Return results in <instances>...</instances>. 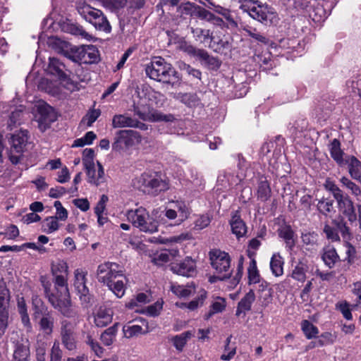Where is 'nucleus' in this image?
Returning a JSON list of instances; mask_svg holds the SVG:
<instances>
[{
	"label": "nucleus",
	"mask_w": 361,
	"mask_h": 361,
	"mask_svg": "<svg viewBox=\"0 0 361 361\" xmlns=\"http://www.w3.org/2000/svg\"><path fill=\"white\" fill-rule=\"evenodd\" d=\"M209 255L211 265L218 274L217 278L221 281L229 279L232 274L229 255L224 251L214 249L209 252Z\"/></svg>",
	"instance_id": "39448f33"
},
{
	"label": "nucleus",
	"mask_w": 361,
	"mask_h": 361,
	"mask_svg": "<svg viewBox=\"0 0 361 361\" xmlns=\"http://www.w3.org/2000/svg\"><path fill=\"white\" fill-rule=\"evenodd\" d=\"M334 202L329 197H322L317 200L316 204L317 211L325 216H331L335 212V208L334 207Z\"/></svg>",
	"instance_id": "b1692460"
},
{
	"label": "nucleus",
	"mask_w": 361,
	"mask_h": 361,
	"mask_svg": "<svg viewBox=\"0 0 361 361\" xmlns=\"http://www.w3.org/2000/svg\"><path fill=\"white\" fill-rule=\"evenodd\" d=\"M326 188L332 193L336 200H338V199L345 195L342 190L333 182L327 183Z\"/></svg>",
	"instance_id": "69168bd1"
},
{
	"label": "nucleus",
	"mask_w": 361,
	"mask_h": 361,
	"mask_svg": "<svg viewBox=\"0 0 361 361\" xmlns=\"http://www.w3.org/2000/svg\"><path fill=\"white\" fill-rule=\"evenodd\" d=\"M39 121L44 124H50L56 121V116L54 109L46 103H39L37 105Z\"/></svg>",
	"instance_id": "6ab92c4d"
},
{
	"label": "nucleus",
	"mask_w": 361,
	"mask_h": 361,
	"mask_svg": "<svg viewBox=\"0 0 361 361\" xmlns=\"http://www.w3.org/2000/svg\"><path fill=\"white\" fill-rule=\"evenodd\" d=\"M113 312L109 308L100 307L94 315V324L98 327H104L112 321Z\"/></svg>",
	"instance_id": "5701e85b"
},
{
	"label": "nucleus",
	"mask_w": 361,
	"mask_h": 361,
	"mask_svg": "<svg viewBox=\"0 0 361 361\" xmlns=\"http://www.w3.org/2000/svg\"><path fill=\"white\" fill-rule=\"evenodd\" d=\"M345 161L351 178L361 183V161L353 156H347Z\"/></svg>",
	"instance_id": "412c9836"
},
{
	"label": "nucleus",
	"mask_w": 361,
	"mask_h": 361,
	"mask_svg": "<svg viewBox=\"0 0 361 361\" xmlns=\"http://www.w3.org/2000/svg\"><path fill=\"white\" fill-rule=\"evenodd\" d=\"M331 157L339 165H345L346 157L343 158V152L341 149V143L337 139H334L329 146Z\"/></svg>",
	"instance_id": "a878e982"
},
{
	"label": "nucleus",
	"mask_w": 361,
	"mask_h": 361,
	"mask_svg": "<svg viewBox=\"0 0 361 361\" xmlns=\"http://www.w3.org/2000/svg\"><path fill=\"white\" fill-rule=\"evenodd\" d=\"M336 307V309L342 313L345 319L347 320H351L353 319L350 305L346 301L337 303Z\"/></svg>",
	"instance_id": "052dcab7"
},
{
	"label": "nucleus",
	"mask_w": 361,
	"mask_h": 361,
	"mask_svg": "<svg viewBox=\"0 0 361 361\" xmlns=\"http://www.w3.org/2000/svg\"><path fill=\"white\" fill-rule=\"evenodd\" d=\"M193 37L196 41L200 43H205L209 39L212 40L213 36L209 30L202 29L200 27L191 28Z\"/></svg>",
	"instance_id": "79ce46f5"
},
{
	"label": "nucleus",
	"mask_w": 361,
	"mask_h": 361,
	"mask_svg": "<svg viewBox=\"0 0 361 361\" xmlns=\"http://www.w3.org/2000/svg\"><path fill=\"white\" fill-rule=\"evenodd\" d=\"M118 324H114L102 334L100 339L104 345L109 346L114 343L118 331Z\"/></svg>",
	"instance_id": "e433bc0d"
},
{
	"label": "nucleus",
	"mask_w": 361,
	"mask_h": 361,
	"mask_svg": "<svg viewBox=\"0 0 361 361\" xmlns=\"http://www.w3.org/2000/svg\"><path fill=\"white\" fill-rule=\"evenodd\" d=\"M302 330L308 339L315 337L319 333L317 327L307 320L302 322Z\"/></svg>",
	"instance_id": "603ef678"
},
{
	"label": "nucleus",
	"mask_w": 361,
	"mask_h": 361,
	"mask_svg": "<svg viewBox=\"0 0 361 361\" xmlns=\"http://www.w3.org/2000/svg\"><path fill=\"white\" fill-rule=\"evenodd\" d=\"M87 62L85 63H92L98 59V51L94 45H87L86 56Z\"/></svg>",
	"instance_id": "e2e57ef3"
},
{
	"label": "nucleus",
	"mask_w": 361,
	"mask_h": 361,
	"mask_svg": "<svg viewBox=\"0 0 361 361\" xmlns=\"http://www.w3.org/2000/svg\"><path fill=\"white\" fill-rule=\"evenodd\" d=\"M18 311L21 317V321L25 327L31 329V324L27 314V305L23 297H18L17 299Z\"/></svg>",
	"instance_id": "473e14b6"
},
{
	"label": "nucleus",
	"mask_w": 361,
	"mask_h": 361,
	"mask_svg": "<svg viewBox=\"0 0 361 361\" xmlns=\"http://www.w3.org/2000/svg\"><path fill=\"white\" fill-rule=\"evenodd\" d=\"M177 211L178 219L176 221V225H180L183 221L188 219L189 215L188 208L184 202H176L174 204V208Z\"/></svg>",
	"instance_id": "c03bdc74"
},
{
	"label": "nucleus",
	"mask_w": 361,
	"mask_h": 361,
	"mask_svg": "<svg viewBox=\"0 0 361 361\" xmlns=\"http://www.w3.org/2000/svg\"><path fill=\"white\" fill-rule=\"evenodd\" d=\"M322 259L329 268H333L335 264L340 259L334 247L328 245L324 247Z\"/></svg>",
	"instance_id": "393cba45"
},
{
	"label": "nucleus",
	"mask_w": 361,
	"mask_h": 361,
	"mask_svg": "<svg viewBox=\"0 0 361 361\" xmlns=\"http://www.w3.org/2000/svg\"><path fill=\"white\" fill-rule=\"evenodd\" d=\"M170 269L176 274L192 277L197 273L196 262L190 257H186L179 262L172 263Z\"/></svg>",
	"instance_id": "ddd939ff"
},
{
	"label": "nucleus",
	"mask_w": 361,
	"mask_h": 361,
	"mask_svg": "<svg viewBox=\"0 0 361 361\" xmlns=\"http://www.w3.org/2000/svg\"><path fill=\"white\" fill-rule=\"evenodd\" d=\"M51 273L54 276V288L51 283L42 280L44 294L51 306L60 312L64 317L71 318L76 316V312L71 307L70 293L68 288V266L63 260L51 264Z\"/></svg>",
	"instance_id": "f257e3e1"
},
{
	"label": "nucleus",
	"mask_w": 361,
	"mask_h": 361,
	"mask_svg": "<svg viewBox=\"0 0 361 361\" xmlns=\"http://www.w3.org/2000/svg\"><path fill=\"white\" fill-rule=\"evenodd\" d=\"M339 181L342 187L349 190L353 196L359 200V197H361V187L345 176H342Z\"/></svg>",
	"instance_id": "c9c22d12"
},
{
	"label": "nucleus",
	"mask_w": 361,
	"mask_h": 361,
	"mask_svg": "<svg viewBox=\"0 0 361 361\" xmlns=\"http://www.w3.org/2000/svg\"><path fill=\"white\" fill-rule=\"evenodd\" d=\"M248 279L250 283H257L260 281V275L257 267V262L252 259L247 269Z\"/></svg>",
	"instance_id": "49530a36"
},
{
	"label": "nucleus",
	"mask_w": 361,
	"mask_h": 361,
	"mask_svg": "<svg viewBox=\"0 0 361 361\" xmlns=\"http://www.w3.org/2000/svg\"><path fill=\"white\" fill-rule=\"evenodd\" d=\"M178 98L189 107L196 106L200 104V98L195 93H180Z\"/></svg>",
	"instance_id": "a18cd8bd"
},
{
	"label": "nucleus",
	"mask_w": 361,
	"mask_h": 361,
	"mask_svg": "<svg viewBox=\"0 0 361 361\" xmlns=\"http://www.w3.org/2000/svg\"><path fill=\"white\" fill-rule=\"evenodd\" d=\"M142 137L136 130H119L115 133L112 149L116 152H127L140 143Z\"/></svg>",
	"instance_id": "423d86ee"
},
{
	"label": "nucleus",
	"mask_w": 361,
	"mask_h": 361,
	"mask_svg": "<svg viewBox=\"0 0 361 361\" xmlns=\"http://www.w3.org/2000/svg\"><path fill=\"white\" fill-rule=\"evenodd\" d=\"M94 152L92 149L87 148L82 152V163L84 167L92 166L94 162Z\"/></svg>",
	"instance_id": "680f3d73"
},
{
	"label": "nucleus",
	"mask_w": 361,
	"mask_h": 361,
	"mask_svg": "<svg viewBox=\"0 0 361 361\" xmlns=\"http://www.w3.org/2000/svg\"><path fill=\"white\" fill-rule=\"evenodd\" d=\"M10 295L4 280H0V335L4 334L7 327L8 310Z\"/></svg>",
	"instance_id": "1a4fd4ad"
},
{
	"label": "nucleus",
	"mask_w": 361,
	"mask_h": 361,
	"mask_svg": "<svg viewBox=\"0 0 361 361\" xmlns=\"http://www.w3.org/2000/svg\"><path fill=\"white\" fill-rule=\"evenodd\" d=\"M338 210L345 216H346L349 221L354 222L357 219L354 203L348 195L336 200Z\"/></svg>",
	"instance_id": "dca6fc26"
},
{
	"label": "nucleus",
	"mask_w": 361,
	"mask_h": 361,
	"mask_svg": "<svg viewBox=\"0 0 361 361\" xmlns=\"http://www.w3.org/2000/svg\"><path fill=\"white\" fill-rule=\"evenodd\" d=\"M267 7H264L259 4L249 8V15L259 21L265 20L267 19L268 11Z\"/></svg>",
	"instance_id": "a19ab883"
},
{
	"label": "nucleus",
	"mask_w": 361,
	"mask_h": 361,
	"mask_svg": "<svg viewBox=\"0 0 361 361\" xmlns=\"http://www.w3.org/2000/svg\"><path fill=\"white\" fill-rule=\"evenodd\" d=\"M307 266L303 262H299L294 267L291 272V277L300 282H304L306 279Z\"/></svg>",
	"instance_id": "58836bf2"
},
{
	"label": "nucleus",
	"mask_w": 361,
	"mask_h": 361,
	"mask_svg": "<svg viewBox=\"0 0 361 361\" xmlns=\"http://www.w3.org/2000/svg\"><path fill=\"white\" fill-rule=\"evenodd\" d=\"M334 341L335 336L332 334L324 332L312 343L314 347H322L334 343Z\"/></svg>",
	"instance_id": "3c124183"
},
{
	"label": "nucleus",
	"mask_w": 361,
	"mask_h": 361,
	"mask_svg": "<svg viewBox=\"0 0 361 361\" xmlns=\"http://www.w3.org/2000/svg\"><path fill=\"white\" fill-rule=\"evenodd\" d=\"M87 176V181L90 184L98 186L104 183V171L102 165L97 161V166L94 164L92 166L85 167Z\"/></svg>",
	"instance_id": "2eb2a0df"
},
{
	"label": "nucleus",
	"mask_w": 361,
	"mask_h": 361,
	"mask_svg": "<svg viewBox=\"0 0 361 361\" xmlns=\"http://www.w3.org/2000/svg\"><path fill=\"white\" fill-rule=\"evenodd\" d=\"M226 306V300L223 298H216L211 304L210 310L204 315L205 319H209L214 314L222 312Z\"/></svg>",
	"instance_id": "72a5a7b5"
},
{
	"label": "nucleus",
	"mask_w": 361,
	"mask_h": 361,
	"mask_svg": "<svg viewBox=\"0 0 361 361\" xmlns=\"http://www.w3.org/2000/svg\"><path fill=\"white\" fill-rule=\"evenodd\" d=\"M63 352L58 341H55L51 349L50 361H61Z\"/></svg>",
	"instance_id": "bf43d9fd"
},
{
	"label": "nucleus",
	"mask_w": 361,
	"mask_h": 361,
	"mask_svg": "<svg viewBox=\"0 0 361 361\" xmlns=\"http://www.w3.org/2000/svg\"><path fill=\"white\" fill-rule=\"evenodd\" d=\"M42 226L44 231L48 233H51L56 231L59 228L57 219L55 218L54 216H50L47 218L44 221Z\"/></svg>",
	"instance_id": "6e6d98bb"
},
{
	"label": "nucleus",
	"mask_w": 361,
	"mask_h": 361,
	"mask_svg": "<svg viewBox=\"0 0 361 361\" xmlns=\"http://www.w3.org/2000/svg\"><path fill=\"white\" fill-rule=\"evenodd\" d=\"M209 3L210 6H209L208 7L210 9H213L216 13L222 15L228 21L230 22L231 25H232L233 26H237L236 22L232 18L230 12L228 9L221 6L216 5L212 1H209Z\"/></svg>",
	"instance_id": "de8ad7c7"
},
{
	"label": "nucleus",
	"mask_w": 361,
	"mask_h": 361,
	"mask_svg": "<svg viewBox=\"0 0 361 361\" xmlns=\"http://www.w3.org/2000/svg\"><path fill=\"white\" fill-rule=\"evenodd\" d=\"M47 343L44 336H38L37 337L36 343V358L37 361H45L46 360V351H47Z\"/></svg>",
	"instance_id": "ea45409f"
},
{
	"label": "nucleus",
	"mask_w": 361,
	"mask_h": 361,
	"mask_svg": "<svg viewBox=\"0 0 361 361\" xmlns=\"http://www.w3.org/2000/svg\"><path fill=\"white\" fill-rule=\"evenodd\" d=\"M124 274V269L120 264L106 262L98 266L97 270V279L104 285L111 284L118 278Z\"/></svg>",
	"instance_id": "6e6552de"
},
{
	"label": "nucleus",
	"mask_w": 361,
	"mask_h": 361,
	"mask_svg": "<svg viewBox=\"0 0 361 361\" xmlns=\"http://www.w3.org/2000/svg\"><path fill=\"white\" fill-rule=\"evenodd\" d=\"M142 190L145 192L153 195H157L161 191L168 190L167 182L164 180L161 176L156 173H144L140 178Z\"/></svg>",
	"instance_id": "0eeeda50"
},
{
	"label": "nucleus",
	"mask_w": 361,
	"mask_h": 361,
	"mask_svg": "<svg viewBox=\"0 0 361 361\" xmlns=\"http://www.w3.org/2000/svg\"><path fill=\"white\" fill-rule=\"evenodd\" d=\"M145 73L150 79L165 84L173 85L178 80L174 68L161 57H157L147 64Z\"/></svg>",
	"instance_id": "f03ea898"
},
{
	"label": "nucleus",
	"mask_w": 361,
	"mask_h": 361,
	"mask_svg": "<svg viewBox=\"0 0 361 361\" xmlns=\"http://www.w3.org/2000/svg\"><path fill=\"white\" fill-rule=\"evenodd\" d=\"M332 224L337 228L338 232H340L343 238L348 242L352 238V233L350 228L347 226V223L343 218L334 219Z\"/></svg>",
	"instance_id": "f704fd0d"
},
{
	"label": "nucleus",
	"mask_w": 361,
	"mask_h": 361,
	"mask_svg": "<svg viewBox=\"0 0 361 361\" xmlns=\"http://www.w3.org/2000/svg\"><path fill=\"white\" fill-rule=\"evenodd\" d=\"M69 30L71 34L81 36L82 38L88 41H90L92 39V35L87 32L80 25L71 24L69 26Z\"/></svg>",
	"instance_id": "4d7b16f0"
},
{
	"label": "nucleus",
	"mask_w": 361,
	"mask_h": 361,
	"mask_svg": "<svg viewBox=\"0 0 361 361\" xmlns=\"http://www.w3.org/2000/svg\"><path fill=\"white\" fill-rule=\"evenodd\" d=\"M271 195V189L267 181H261L258 185L257 196L262 201H267Z\"/></svg>",
	"instance_id": "864d4df0"
},
{
	"label": "nucleus",
	"mask_w": 361,
	"mask_h": 361,
	"mask_svg": "<svg viewBox=\"0 0 361 361\" xmlns=\"http://www.w3.org/2000/svg\"><path fill=\"white\" fill-rule=\"evenodd\" d=\"M345 247V257L343 259L348 265L353 264L356 259V249L349 242H345L344 245Z\"/></svg>",
	"instance_id": "5fc2aeb1"
},
{
	"label": "nucleus",
	"mask_w": 361,
	"mask_h": 361,
	"mask_svg": "<svg viewBox=\"0 0 361 361\" xmlns=\"http://www.w3.org/2000/svg\"><path fill=\"white\" fill-rule=\"evenodd\" d=\"M255 295L253 290H250L238 302L236 310V315H240L242 312L249 311L252 302L255 301Z\"/></svg>",
	"instance_id": "2f4dec72"
},
{
	"label": "nucleus",
	"mask_w": 361,
	"mask_h": 361,
	"mask_svg": "<svg viewBox=\"0 0 361 361\" xmlns=\"http://www.w3.org/2000/svg\"><path fill=\"white\" fill-rule=\"evenodd\" d=\"M193 10L190 12V15L198 17L201 19L206 20L212 23L214 25L219 27L224 26V20L219 17L215 16L210 11L200 6H192Z\"/></svg>",
	"instance_id": "a211bd4d"
},
{
	"label": "nucleus",
	"mask_w": 361,
	"mask_h": 361,
	"mask_svg": "<svg viewBox=\"0 0 361 361\" xmlns=\"http://www.w3.org/2000/svg\"><path fill=\"white\" fill-rule=\"evenodd\" d=\"M279 235L284 239L286 247L291 250L295 246L294 231L289 225H283L279 230Z\"/></svg>",
	"instance_id": "7c9ffc66"
},
{
	"label": "nucleus",
	"mask_w": 361,
	"mask_h": 361,
	"mask_svg": "<svg viewBox=\"0 0 361 361\" xmlns=\"http://www.w3.org/2000/svg\"><path fill=\"white\" fill-rule=\"evenodd\" d=\"M323 233L326 238L331 242H339L341 240L337 228L325 224L323 228Z\"/></svg>",
	"instance_id": "8fccbe9b"
},
{
	"label": "nucleus",
	"mask_w": 361,
	"mask_h": 361,
	"mask_svg": "<svg viewBox=\"0 0 361 361\" xmlns=\"http://www.w3.org/2000/svg\"><path fill=\"white\" fill-rule=\"evenodd\" d=\"M65 65L58 59L52 57L49 58V63L47 68L48 73L56 75L60 79L66 78V73L63 71Z\"/></svg>",
	"instance_id": "cd10ccee"
},
{
	"label": "nucleus",
	"mask_w": 361,
	"mask_h": 361,
	"mask_svg": "<svg viewBox=\"0 0 361 361\" xmlns=\"http://www.w3.org/2000/svg\"><path fill=\"white\" fill-rule=\"evenodd\" d=\"M87 45H83L78 48L75 51V55L69 56V59L73 61H80L85 63L87 62L86 56Z\"/></svg>",
	"instance_id": "0e129e2a"
},
{
	"label": "nucleus",
	"mask_w": 361,
	"mask_h": 361,
	"mask_svg": "<svg viewBox=\"0 0 361 361\" xmlns=\"http://www.w3.org/2000/svg\"><path fill=\"white\" fill-rule=\"evenodd\" d=\"M191 337L192 334L190 331H185L179 335L172 337L171 341L176 349L178 351L181 352Z\"/></svg>",
	"instance_id": "4c0bfd02"
},
{
	"label": "nucleus",
	"mask_w": 361,
	"mask_h": 361,
	"mask_svg": "<svg viewBox=\"0 0 361 361\" xmlns=\"http://www.w3.org/2000/svg\"><path fill=\"white\" fill-rule=\"evenodd\" d=\"M302 241L307 250H315L317 247L318 235L314 232L302 233Z\"/></svg>",
	"instance_id": "37998d69"
},
{
	"label": "nucleus",
	"mask_w": 361,
	"mask_h": 361,
	"mask_svg": "<svg viewBox=\"0 0 361 361\" xmlns=\"http://www.w3.org/2000/svg\"><path fill=\"white\" fill-rule=\"evenodd\" d=\"M86 275L87 272L80 269L74 271V287L82 303H89L91 300L89 289L86 286Z\"/></svg>",
	"instance_id": "9d476101"
},
{
	"label": "nucleus",
	"mask_w": 361,
	"mask_h": 361,
	"mask_svg": "<svg viewBox=\"0 0 361 361\" xmlns=\"http://www.w3.org/2000/svg\"><path fill=\"white\" fill-rule=\"evenodd\" d=\"M112 127L114 128H138L142 130L147 129L145 124L133 118L126 114L114 115L112 118Z\"/></svg>",
	"instance_id": "4468645a"
},
{
	"label": "nucleus",
	"mask_w": 361,
	"mask_h": 361,
	"mask_svg": "<svg viewBox=\"0 0 361 361\" xmlns=\"http://www.w3.org/2000/svg\"><path fill=\"white\" fill-rule=\"evenodd\" d=\"M35 318L39 319L40 329L47 335H51L54 327V317L47 307L36 308L34 313Z\"/></svg>",
	"instance_id": "f8f14e48"
},
{
	"label": "nucleus",
	"mask_w": 361,
	"mask_h": 361,
	"mask_svg": "<svg viewBox=\"0 0 361 361\" xmlns=\"http://www.w3.org/2000/svg\"><path fill=\"white\" fill-rule=\"evenodd\" d=\"M142 330V327L140 325L137 324H126L123 328L124 336L126 338H131L133 336H137L139 334H141Z\"/></svg>",
	"instance_id": "13d9d810"
},
{
	"label": "nucleus",
	"mask_w": 361,
	"mask_h": 361,
	"mask_svg": "<svg viewBox=\"0 0 361 361\" xmlns=\"http://www.w3.org/2000/svg\"><path fill=\"white\" fill-rule=\"evenodd\" d=\"M128 282V279L124 276V274L121 277L116 279L111 282V284L106 285L109 290H111L118 298H122L125 294L126 283Z\"/></svg>",
	"instance_id": "c756f323"
},
{
	"label": "nucleus",
	"mask_w": 361,
	"mask_h": 361,
	"mask_svg": "<svg viewBox=\"0 0 361 361\" xmlns=\"http://www.w3.org/2000/svg\"><path fill=\"white\" fill-rule=\"evenodd\" d=\"M149 302V295L144 293H138L135 299H132L126 306L135 312H139V310L136 307L138 304H145Z\"/></svg>",
	"instance_id": "09e8293b"
},
{
	"label": "nucleus",
	"mask_w": 361,
	"mask_h": 361,
	"mask_svg": "<svg viewBox=\"0 0 361 361\" xmlns=\"http://www.w3.org/2000/svg\"><path fill=\"white\" fill-rule=\"evenodd\" d=\"M283 258L279 253H274L270 259V269L273 275L276 277L281 276L283 274Z\"/></svg>",
	"instance_id": "c85d7f7f"
},
{
	"label": "nucleus",
	"mask_w": 361,
	"mask_h": 361,
	"mask_svg": "<svg viewBox=\"0 0 361 361\" xmlns=\"http://www.w3.org/2000/svg\"><path fill=\"white\" fill-rule=\"evenodd\" d=\"M232 233L238 239L244 237L247 233V226L242 219L238 210L232 212L231 219L229 221Z\"/></svg>",
	"instance_id": "f3484780"
},
{
	"label": "nucleus",
	"mask_w": 361,
	"mask_h": 361,
	"mask_svg": "<svg viewBox=\"0 0 361 361\" xmlns=\"http://www.w3.org/2000/svg\"><path fill=\"white\" fill-rule=\"evenodd\" d=\"M30 356L28 341L17 343L15 345L12 361H27Z\"/></svg>",
	"instance_id": "bb28decb"
},
{
	"label": "nucleus",
	"mask_w": 361,
	"mask_h": 361,
	"mask_svg": "<svg viewBox=\"0 0 361 361\" xmlns=\"http://www.w3.org/2000/svg\"><path fill=\"white\" fill-rule=\"evenodd\" d=\"M76 9L80 16L91 23L97 30L109 33L111 26L104 13L99 9L87 4L85 1H78Z\"/></svg>",
	"instance_id": "20e7f679"
},
{
	"label": "nucleus",
	"mask_w": 361,
	"mask_h": 361,
	"mask_svg": "<svg viewBox=\"0 0 361 361\" xmlns=\"http://www.w3.org/2000/svg\"><path fill=\"white\" fill-rule=\"evenodd\" d=\"M157 209H154L152 214L142 207L128 210L126 217L129 222L140 231L147 233H154L158 231V221L156 219Z\"/></svg>",
	"instance_id": "7ed1b4c3"
},
{
	"label": "nucleus",
	"mask_w": 361,
	"mask_h": 361,
	"mask_svg": "<svg viewBox=\"0 0 361 361\" xmlns=\"http://www.w3.org/2000/svg\"><path fill=\"white\" fill-rule=\"evenodd\" d=\"M206 298L207 293L205 291H203L202 293L200 294L197 298L188 302L187 304V307L190 310H195V309L203 305Z\"/></svg>",
	"instance_id": "774afa93"
},
{
	"label": "nucleus",
	"mask_w": 361,
	"mask_h": 361,
	"mask_svg": "<svg viewBox=\"0 0 361 361\" xmlns=\"http://www.w3.org/2000/svg\"><path fill=\"white\" fill-rule=\"evenodd\" d=\"M244 30L247 33L249 36L254 38L257 41L265 44L268 43V39L264 35L258 32L255 28L248 27L245 28Z\"/></svg>",
	"instance_id": "338daca9"
},
{
	"label": "nucleus",
	"mask_w": 361,
	"mask_h": 361,
	"mask_svg": "<svg viewBox=\"0 0 361 361\" xmlns=\"http://www.w3.org/2000/svg\"><path fill=\"white\" fill-rule=\"evenodd\" d=\"M197 60L200 61L202 65L206 66L210 70H217L221 66V61L212 55H210L206 50L202 49L199 54Z\"/></svg>",
	"instance_id": "4be33fe9"
},
{
	"label": "nucleus",
	"mask_w": 361,
	"mask_h": 361,
	"mask_svg": "<svg viewBox=\"0 0 361 361\" xmlns=\"http://www.w3.org/2000/svg\"><path fill=\"white\" fill-rule=\"evenodd\" d=\"M27 144V131L20 130L14 133L11 137V147L17 153H21L24 151Z\"/></svg>",
	"instance_id": "aec40b11"
},
{
	"label": "nucleus",
	"mask_w": 361,
	"mask_h": 361,
	"mask_svg": "<svg viewBox=\"0 0 361 361\" xmlns=\"http://www.w3.org/2000/svg\"><path fill=\"white\" fill-rule=\"evenodd\" d=\"M60 335L61 343L68 350H74L76 348L74 326L71 322L66 319L61 322Z\"/></svg>",
	"instance_id": "9b49d317"
}]
</instances>
